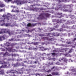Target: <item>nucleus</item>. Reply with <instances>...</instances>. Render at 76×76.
<instances>
[{
	"instance_id": "f257e3e1",
	"label": "nucleus",
	"mask_w": 76,
	"mask_h": 76,
	"mask_svg": "<svg viewBox=\"0 0 76 76\" xmlns=\"http://www.w3.org/2000/svg\"><path fill=\"white\" fill-rule=\"evenodd\" d=\"M73 6H74V5H73V4H67V9H65L64 10V11L67 12H69L70 13L72 12V11H73V9L71 8L73 7Z\"/></svg>"
},
{
	"instance_id": "f03ea898",
	"label": "nucleus",
	"mask_w": 76,
	"mask_h": 76,
	"mask_svg": "<svg viewBox=\"0 0 76 76\" xmlns=\"http://www.w3.org/2000/svg\"><path fill=\"white\" fill-rule=\"evenodd\" d=\"M74 23V21H69V20H68L67 22L65 24H64L61 26L62 28H67V29H70L71 27L68 26L67 25H70L71 23Z\"/></svg>"
},
{
	"instance_id": "7ed1b4c3",
	"label": "nucleus",
	"mask_w": 76,
	"mask_h": 76,
	"mask_svg": "<svg viewBox=\"0 0 76 76\" xmlns=\"http://www.w3.org/2000/svg\"><path fill=\"white\" fill-rule=\"evenodd\" d=\"M8 34L9 35H10L11 33L8 28H2L1 31H0V34Z\"/></svg>"
},
{
	"instance_id": "20e7f679",
	"label": "nucleus",
	"mask_w": 76,
	"mask_h": 76,
	"mask_svg": "<svg viewBox=\"0 0 76 76\" xmlns=\"http://www.w3.org/2000/svg\"><path fill=\"white\" fill-rule=\"evenodd\" d=\"M39 17L37 18V19L38 20H42L48 18V13H46V14H40V15H39Z\"/></svg>"
},
{
	"instance_id": "39448f33",
	"label": "nucleus",
	"mask_w": 76,
	"mask_h": 76,
	"mask_svg": "<svg viewBox=\"0 0 76 76\" xmlns=\"http://www.w3.org/2000/svg\"><path fill=\"white\" fill-rule=\"evenodd\" d=\"M20 70L19 72L16 71V70H10V72L12 74L11 75H15V73H16V72L17 74H21L22 73L23 71L24 70V68L23 67L20 69Z\"/></svg>"
},
{
	"instance_id": "423d86ee",
	"label": "nucleus",
	"mask_w": 76,
	"mask_h": 76,
	"mask_svg": "<svg viewBox=\"0 0 76 76\" xmlns=\"http://www.w3.org/2000/svg\"><path fill=\"white\" fill-rule=\"evenodd\" d=\"M66 20H64L63 18L61 19L59 21V20L57 19H53V22H57V23H55V24H57L58 25H58V23L60 24L61 23H63V22H66Z\"/></svg>"
},
{
	"instance_id": "0eeeda50",
	"label": "nucleus",
	"mask_w": 76,
	"mask_h": 76,
	"mask_svg": "<svg viewBox=\"0 0 76 76\" xmlns=\"http://www.w3.org/2000/svg\"><path fill=\"white\" fill-rule=\"evenodd\" d=\"M52 36H55V37H58L60 36V34L58 33H49L48 34V36L49 38H51Z\"/></svg>"
},
{
	"instance_id": "6e6552de",
	"label": "nucleus",
	"mask_w": 76,
	"mask_h": 76,
	"mask_svg": "<svg viewBox=\"0 0 76 76\" xmlns=\"http://www.w3.org/2000/svg\"><path fill=\"white\" fill-rule=\"evenodd\" d=\"M53 25L55 26L53 28H50L48 27V31L49 32H51V31H53L56 29V28H58L59 26V25H58V24H56L55 23H53Z\"/></svg>"
},
{
	"instance_id": "1a4fd4ad",
	"label": "nucleus",
	"mask_w": 76,
	"mask_h": 76,
	"mask_svg": "<svg viewBox=\"0 0 76 76\" xmlns=\"http://www.w3.org/2000/svg\"><path fill=\"white\" fill-rule=\"evenodd\" d=\"M4 20H0V23H2L1 25V26H8L9 25V24L8 23H6L5 24V21Z\"/></svg>"
},
{
	"instance_id": "9d476101",
	"label": "nucleus",
	"mask_w": 76,
	"mask_h": 76,
	"mask_svg": "<svg viewBox=\"0 0 76 76\" xmlns=\"http://www.w3.org/2000/svg\"><path fill=\"white\" fill-rule=\"evenodd\" d=\"M63 60H64V62L66 63H67V61H68V60H67V59H66V58L65 57H63L62 58L59 60V61H62Z\"/></svg>"
},
{
	"instance_id": "9b49d317",
	"label": "nucleus",
	"mask_w": 76,
	"mask_h": 76,
	"mask_svg": "<svg viewBox=\"0 0 76 76\" xmlns=\"http://www.w3.org/2000/svg\"><path fill=\"white\" fill-rule=\"evenodd\" d=\"M58 6L57 7H56L55 8V10H58V9L60 8V7H63V4H58Z\"/></svg>"
},
{
	"instance_id": "f8f14e48",
	"label": "nucleus",
	"mask_w": 76,
	"mask_h": 76,
	"mask_svg": "<svg viewBox=\"0 0 76 76\" xmlns=\"http://www.w3.org/2000/svg\"><path fill=\"white\" fill-rule=\"evenodd\" d=\"M16 2L17 3V4H23V1L17 0Z\"/></svg>"
},
{
	"instance_id": "ddd939ff",
	"label": "nucleus",
	"mask_w": 76,
	"mask_h": 76,
	"mask_svg": "<svg viewBox=\"0 0 76 76\" xmlns=\"http://www.w3.org/2000/svg\"><path fill=\"white\" fill-rule=\"evenodd\" d=\"M52 75H56V76H60V75L59 72H53L52 73Z\"/></svg>"
},
{
	"instance_id": "4468645a",
	"label": "nucleus",
	"mask_w": 76,
	"mask_h": 76,
	"mask_svg": "<svg viewBox=\"0 0 76 76\" xmlns=\"http://www.w3.org/2000/svg\"><path fill=\"white\" fill-rule=\"evenodd\" d=\"M58 15H60V17H58V18H63V17H64V14H62V13H60L58 12L57 13Z\"/></svg>"
},
{
	"instance_id": "2eb2a0df",
	"label": "nucleus",
	"mask_w": 76,
	"mask_h": 76,
	"mask_svg": "<svg viewBox=\"0 0 76 76\" xmlns=\"http://www.w3.org/2000/svg\"><path fill=\"white\" fill-rule=\"evenodd\" d=\"M59 46H61V47H70V45H64L62 44L60 45H59Z\"/></svg>"
},
{
	"instance_id": "dca6fc26",
	"label": "nucleus",
	"mask_w": 76,
	"mask_h": 76,
	"mask_svg": "<svg viewBox=\"0 0 76 76\" xmlns=\"http://www.w3.org/2000/svg\"><path fill=\"white\" fill-rule=\"evenodd\" d=\"M48 40L49 41H54V40H57V39L55 38H48Z\"/></svg>"
},
{
	"instance_id": "f3484780",
	"label": "nucleus",
	"mask_w": 76,
	"mask_h": 76,
	"mask_svg": "<svg viewBox=\"0 0 76 76\" xmlns=\"http://www.w3.org/2000/svg\"><path fill=\"white\" fill-rule=\"evenodd\" d=\"M6 50H7L9 51H12V48H6Z\"/></svg>"
},
{
	"instance_id": "a211bd4d",
	"label": "nucleus",
	"mask_w": 76,
	"mask_h": 76,
	"mask_svg": "<svg viewBox=\"0 0 76 76\" xmlns=\"http://www.w3.org/2000/svg\"><path fill=\"white\" fill-rule=\"evenodd\" d=\"M9 55V53H8V52H6L4 54L3 56H8V55Z\"/></svg>"
},
{
	"instance_id": "6ab92c4d",
	"label": "nucleus",
	"mask_w": 76,
	"mask_h": 76,
	"mask_svg": "<svg viewBox=\"0 0 76 76\" xmlns=\"http://www.w3.org/2000/svg\"><path fill=\"white\" fill-rule=\"evenodd\" d=\"M56 66H53V67L51 68L52 70H53V71H56V70L55 69H56Z\"/></svg>"
},
{
	"instance_id": "aec40b11",
	"label": "nucleus",
	"mask_w": 76,
	"mask_h": 76,
	"mask_svg": "<svg viewBox=\"0 0 76 76\" xmlns=\"http://www.w3.org/2000/svg\"><path fill=\"white\" fill-rule=\"evenodd\" d=\"M62 7L64 8V9H66L67 7V5H64V4H63V6Z\"/></svg>"
},
{
	"instance_id": "412c9836",
	"label": "nucleus",
	"mask_w": 76,
	"mask_h": 76,
	"mask_svg": "<svg viewBox=\"0 0 76 76\" xmlns=\"http://www.w3.org/2000/svg\"><path fill=\"white\" fill-rule=\"evenodd\" d=\"M4 7V5L3 4H0V7Z\"/></svg>"
},
{
	"instance_id": "4be33fe9",
	"label": "nucleus",
	"mask_w": 76,
	"mask_h": 76,
	"mask_svg": "<svg viewBox=\"0 0 76 76\" xmlns=\"http://www.w3.org/2000/svg\"><path fill=\"white\" fill-rule=\"evenodd\" d=\"M10 43L9 42H7L6 43V45L7 47H9Z\"/></svg>"
},
{
	"instance_id": "5701e85b",
	"label": "nucleus",
	"mask_w": 76,
	"mask_h": 76,
	"mask_svg": "<svg viewBox=\"0 0 76 76\" xmlns=\"http://www.w3.org/2000/svg\"><path fill=\"white\" fill-rule=\"evenodd\" d=\"M70 18L72 19H73L75 18V16H74V15H71L70 16Z\"/></svg>"
},
{
	"instance_id": "b1692460",
	"label": "nucleus",
	"mask_w": 76,
	"mask_h": 76,
	"mask_svg": "<svg viewBox=\"0 0 76 76\" xmlns=\"http://www.w3.org/2000/svg\"><path fill=\"white\" fill-rule=\"evenodd\" d=\"M0 73L1 74H3L4 73V70H1L0 71Z\"/></svg>"
},
{
	"instance_id": "393cba45",
	"label": "nucleus",
	"mask_w": 76,
	"mask_h": 76,
	"mask_svg": "<svg viewBox=\"0 0 76 76\" xmlns=\"http://www.w3.org/2000/svg\"><path fill=\"white\" fill-rule=\"evenodd\" d=\"M38 42L34 43V45H38Z\"/></svg>"
},
{
	"instance_id": "a878e982",
	"label": "nucleus",
	"mask_w": 76,
	"mask_h": 76,
	"mask_svg": "<svg viewBox=\"0 0 76 76\" xmlns=\"http://www.w3.org/2000/svg\"><path fill=\"white\" fill-rule=\"evenodd\" d=\"M31 23H29L27 25V26L31 27Z\"/></svg>"
},
{
	"instance_id": "bb28decb",
	"label": "nucleus",
	"mask_w": 76,
	"mask_h": 76,
	"mask_svg": "<svg viewBox=\"0 0 76 76\" xmlns=\"http://www.w3.org/2000/svg\"><path fill=\"white\" fill-rule=\"evenodd\" d=\"M16 66H20V63L17 62L16 63Z\"/></svg>"
},
{
	"instance_id": "cd10ccee",
	"label": "nucleus",
	"mask_w": 76,
	"mask_h": 76,
	"mask_svg": "<svg viewBox=\"0 0 76 76\" xmlns=\"http://www.w3.org/2000/svg\"><path fill=\"white\" fill-rule=\"evenodd\" d=\"M59 51L60 52H64V48H63L62 49H60Z\"/></svg>"
},
{
	"instance_id": "c85d7f7f",
	"label": "nucleus",
	"mask_w": 76,
	"mask_h": 76,
	"mask_svg": "<svg viewBox=\"0 0 76 76\" xmlns=\"http://www.w3.org/2000/svg\"><path fill=\"white\" fill-rule=\"evenodd\" d=\"M72 3H76V0H71Z\"/></svg>"
},
{
	"instance_id": "c756f323",
	"label": "nucleus",
	"mask_w": 76,
	"mask_h": 76,
	"mask_svg": "<svg viewBox=\"0 0 76 76\" xmlns=\"http://www.w3.org/2000/svg\"><path fill=\"white\" fill-rule=\"evenodd\" d=\"M36 25V24H31V27L32 26H35Z\"/></svg>"
},
{
	"instance_id": "7c9ffc66",
	"label": "nucleus",
	"mask_w": 76,
	"mask_h": 76,
	"mask_svg": "<svg viewBox=\"0 0 76 76\" xmlns=\"http://www.w3.org/2000/svg\"><path fill=\"white\" fill-rule=\"evenodd\" d=\"M13 39H14L12 38L11 39H9V41H13Z\"/></svg>"
},
{
	"instance_id": "2f4dec72",
	"label": "nucleus",
	"mask_w": 76,
	"mask_h": 76,
	"mask_svg": "<svg viewBox=\"0 0 76 76\" xmlns=\"http://www.w3.org/2000/svg\"><path fill=\"white\" fill-rule=\"evenodd\" d=\"M70 2V0H65V3H67L68 2L69 3Z\"/></svg>"
},
{
	"instance_id": "473e14b6",
	"label": "nucleus",
	"mask_w": 76,
	"mask_h": 76,
	"mask_svg": "<svg viewBox=\"0 0 76 76\" xmlns=\"http://www.w3.org/2000/svg\"><path fill=\"white\" fill-rule=\"evenodd\" d=\"M59 36L60 35L61 37H63V35H64V34L62 33H59Z\"/></svg>"
},
{
	"instance_id": "72a5a7b5",
	"label": "nucleus",
	"mask_w": 76,
	"mask_h": 76,
	"mask_svg": "<svg viewBox=\"0 0 76 76\" xmlns=\"http://www.w3.org/2000/svg\"><path fill=\"white\" fill-rule=\"evenodd\" d=\"M51 54L53 55V56H56V54L55 53H51Z\"/></svg>"
},
{
	"instance_id": "f704fd0d",
	"label": "nucleus",
	"mask_w": 76,
	"mask_h": 76,
	"mask_svg": "<svg viewBox=\"0 0 76 76\" xmlns=\"http://www.w3.org/2000/svg\"><path fill=\"white\" fill-rule=\"evenodd\" d=\"M5 1H8V2H9V1H12V0H4Z\"/></svg>"
},
{
	"instance_id": "c9c22d12",
	"label": "nucleus",
	"mask_w": 76,
	"mask_h": 76,
	"mask_svg": "<svg viewBox=\"0 0 76 76\" xmlns=\"http://www.w3.org/2000/svg\"><path fill=\"white\" fill-rule=\"evenodd\" d=\"M66 43L68 44H72V42L71 41H70L69 42H66Z\"/></svg>"
},
{
	"instance_id": "e433bc0d",
	"label": "nucleus",
	"mask_w": 76,
	"mask_h": 76,
	"mask_svg": "<svg viewBox=\"0 0 76 76\" xmlns=\"http://www.w3.org/2000/svg\"><path fill=\"white\" fill-rule=\"evenodd\" d=\"M43 39H46V40H47L48 39V37H43Z\"/></svg>"
},
{
	"instance_id": "4c0bfd02",
	"label": "nucleus",
	"mask_w": 76,
	"mask_h": 76,
	"mask_svg": "<svg viewBox=\"0 0 76 76\" xmlns=\"http://www.w3.org/2000/svg\"><path fill=\"white\" fill-rule=\"evenodd\" d=\"M21 64V66H24L25 65L24 64H23V63H21V64Z\"/></svg>"
},
{
	"instance_id": "58836bf2",
	"label": "nucleus",
	"mask_w": 76,
	"mask_h": 76,
	"mask_svg": "<svg viewBox=\"0 0 76 76\" xmlns=\"http://www.w3.org/2000/svg\"><path fill=\"white\" fill-rule=\"evenodd\" d=\"M29 62H30V64H32V63L33 62V61H29Z\"/></svg>"
},
{
	"instance_id": "ea45409f",
	"label": "nucleus",
	"mask_w": 76,
	"mask_h": 76,
	"mask_svg": "<svg viewBox=\"0 0 76 76\" xmlns=\"http://www.w3.org/2000/svg\"><path fill=\"white\" fill-rule=\"evenodd\" d=\"M41 56H46V53H42L41 55Z\"/></svg>"
},
{
	"instance_id": "a19ab883",
	"label": "nucleus",
	"mask_w": 76,
	"mask_h": 76,
	"mask_svg": "<svg viewBox=\"0 0 76 76\" xmlns=\"http://www.w3.org/2000/svg\"><path fill=\"white\" fill-rule=\"evenodd\" d=\"M67 49V48H64V51H65V52H66Z\"/></svg>"
},
{
	"instance_id": "79ce46f5",
	"label": "nucleus",
	"mask_w": 76,
	"mask_h": 76,
	"mask_svg": "<svg viewBox=\"0 0 76 76\" xmlns=\"http://www.w3.org/2000/svg\"><path fill=\"white\" fill-rule=\"evenodd\" d=\"M59 31L61 32V31H63V28H61L59 29Z\"/></svg>"
},
{
	"instance_id": "37998d69",
	"label": "nucleus",
	"mask_w": 76,
	"mask_h": 76,
	"mask_svg": "<svg viewBox=\"0 0 76 76\" xmlns=\"http://www.w3.org/2000/svg\"><path fill=\"white\" fill-rule=\"evenodd\" d=\"M39 36L40 37H43V36H44V35L42 34H40L39 35Z\"/></svg>"
},
{
	"instance_id": "c03bdc74",
	"label": "nucleus",
	"mask_w": 76,
	"mask_h": 76,
	"mask_svg": "<svg viewBox=\"0 0 76 76\" xmlns=\"http://www.w3.org/2000/svg\"><path fill=\"white\" fill-rule=\"evenodd\" d=\"M53 52H55L56 53H57V50H53Z\"/></svg>"
},
{
	"instance_id": "a18cd8bd",
	"label": "nucleus",
	"mask_w": 76,
	"mask_h": 76,
	"mask_svg": "<svg viewBox=\"0 0 76 76\" xmlns=\"http://www.w3.org/2000/svg\"><path fill=\"white\" fill-rule=\"evenodd\" d=\"M15 12L18 13V12H19V10H15Z\"/></svg>"
},
{
	"instance_id": "49530a36",
	"label": "nucleus",
	"mask_w": 76,
	"mask_h": 76,
	"mask_svg": "<svg viewBox=\"0 0 76 76\" xmlns=\"http://www.w3.org/2000/svg\"><path fill=\"white\" fill-rule=\"evenodd\" d=\"M58 2L59 3H61L62 1H61V0H58Z\"/></svg>"
},
{
	"instance_id": "de8ad7c7",
	"label": "nucleus",
	"mask_w": 76,
	"mask_h": 76,
	"mask_svg": "<svg viewBox=\"0 0 76 76\" xmlns=\"http://www.w3.org/2000/svg\"><path fill=\"white\" fill-rule=\"evenodd\" d=\"M40 74H38V73H36L35 74L36 76H37V75H39Z\"/></svg>"
},
{
	"instance_id": "09e8293b",
	"label": "nucleus",
	"mask_w": 76,
	"mask_h": 76,
	"mask_svg": "<svg viewBox=\"0 0 76 76\" xmlns=\"http://www.w3.org/2000/svg\"><path fill=\"white\" fill-rule=\"evenodd\" d=\"M36 6L35 4H34L33 5H31V6H32V7H33V6Z\"/></svg>"
},
{
	"instance_id": "8fccbe9b",
	"label": "nucleus",
	"mask_w": 76,
	"mask_h": 76,
	"mask_svg": "<svg viewBox=\"0 0 76 76\" xmlns=\"http://www.w3.org/2000/svg\"><path fill=\"white\" fill-rule=\"evenodd\" d=\"M43 70H44V72H48V70H45V71H44V70H45V69H43Z\"/></svg>"
},
{
	"instance_id": "3c124183",
	"label": "nucleus",
	"mask_w": 76,
	"mask_h": 76,
	"mask_svg": "<svg viewBox=\"0 0 76 76\" xmlns=\"http://www.w3.org/2000/svg\"><path fill=\"white\" fill-rule=\"evenodd\" d=\"M62 2H64V3H65V0H61Z\"/></svg>"
},
{
	"instance_id": "603ef678",
	"label": "nucleus",
	"mask_w": 76,
	"mask_h": 76,
	"mask_svg": "<svg viewBox=\"0 0 76 76\" xmlns=\"http://www.w3.org/2000/svg\"><path fill=\"white\" fill-rule=\"evenodd\" d=\"M50 14L48 13V18L50 17Z\"/></svg>"
},
{
	"instance_id": "864d4df0",
	"label": "nucleus",
	"mask_w": 76,
	"mask_h": 76,
	"mask_svg": "<svg viewBox=\"0 0 76 76\" xmlns=\"http://www.w3.org/2000/svg\"><path fill=\"white\" fill-rule=\"evenodd\" d=\"M10 76H15V74H11V75Z\"/></svg>"
},
{
	"instance_id": "5fc2aeb1",
	"label": "nucleus",
	"mask_w": 76,
	"mask_h": 76,
	"mask_svg": "<svg viewBox=\"0 0 76 76\" xmlns=\"http://www.w3.org/2000/svg\"><path fill=\"white\" fill-rule=\"evenodd\" d=\"M61 41H63L64 40V38H61Z\"/></svg>"
},
{
	"instance_id": "6e6d98bb",
	"label": "nucleus",
	"mask_w": 76,
	"mask_h": 76,
	"mask_svg": "<svg viewBox=\"0 0 76 76\" xmlns=\"http://www.w3.org/2000/svg\"><path fill=\"white\" fill-rule=\"evenodd\" d=\"M12 12H15V11H14V10L13 9L12 11H11Z\"/></svg>"
},
{
	"instance_id": "4d7b16f0",
	"label": "nucleus",
	"mask_w": 76,
	"mask_h": 76,
	"mask_svg": "<svg viewBox=\"0 0 76 76\" xmlns=\"http://www.w3.org/2000/svg\"><path fill=\"white\" fill-rule=\"evenodd\" d=\"M28 50H32V48L30 47V48H28Z\"/></svg>"
},
{
	"instance_id": "13d9d810",
	"label": "nucleus",
	"mask_w": 76,
	"mask_h": 76,
	"mask_svg": "<svg viewBox=\"0 0 76 76\" xmlns=\"http://www.w3.org/2000/svg\"><path fill=\"white\" fill-rule=\"evenodd\" d=\"M37 62H38V61H36L34 62V63H35V64H37Z\"/></svg>"
},
{
	"instance_id": "bf43d9fd",
	"label": "nucleus",
	"mask_w": 76,
	"mask_h": 76,
	"mask_svg": "<svg viewBox=\"0 0 76 76\" xmlns=\"http://www.w3.org/2000/svg\"><path fill=\"white\" fill-rule=\"evenodd\" d=\"M56 64H57V65H60V64H58V63H57Z\"/></svg>"
},
{
	"instance_id": "052dcab7",
	"label": "nucleus",
	"mask_w": 76,
	"mask_h": 76,
	"mask_svg": "<svg viewBox=\"0 0 76 76\" xmlns=\"http://www.w3.org/2000/svg\"><path fill=\"white\" fill-rule=\"evenodd\" d=\"M3 65L1 66L0 67V68H3Z\"/></svg>"
},
{
	"instance_id": "680f3d73",
	"label": "nucleus",
	"mask_w": 76,
	"mask_h": 76,
	"mask_svg": "<svg viewBox=\"0 0 76 76\" xmlns=\"http://www.w3.org/2000/svg\"><path fill=\"white\" fill-rule=\"evenodd\" d=\"M2 41V39H1V37H0V41Z\"/></svg>"
},
{
	"instance_id": "e2e57ef3",
	"label": "nucleus",
	"mask_w": 76,
	"mask_h": 76,
	"mask_svg": "<svg viewBox=\"0 0 76 76\" xmlns=\"http://www.w3.org/2000/svg\"><path fill=\"white\" fill-rule=\"evenodd\" d=\"M51 63H50V62H49L48 63L49 65H51Z\"/></svg>"
},
{
	"instance_id": "0e129e2a",
	"label": "nucleus",
	"mask_w": 76,
	"mask_h": 76,
	"mask_svg": "<svg viewBox=\"0 0 76 76\" xmlns=\"http://www.w3.org/2000/svg\"><path fill=\"white\" fill-rule=\"evenodd\" d=\"M34 50H38V48H34Z\"/></svg>"
},
{
	"instance_id": "69168bd1",
	"label": "nucleus",
	"mask_w": 76,
	"mask_h": 76,
	"mask_svg": "<svg viewBox=\"0 0 76 76\" xmlns=\"http://www.w3.org/2000/svg\"><path fill=\"white\" fill-rule=\"evenodd\" d=\"M0 64H3V62H1V63H0Z\"/></svg>"
},
{
	"instance_id": "338daca9",
	"label": "nucleus",
	"mask_w": 76,
	"mask_h": 76,
	"mask_svg": "<svg viewBox=\"0 0 76 76\" xmlns=\"http://www.w3.org/2000/svg\"><path fill=\"white\" fill-rule=\"evenodd\" d=\"M3 9H1L0 10V12H1V11H3Z\"/></svg>"
},
{
	"instance_id": "774afa93",
	"label": "nucleus",
	"mask_w": 76,
	"mask_h": 76,
	"mask_svg": "<svg viewBox=\"0 0 76 76\" xmlns=\"http://www.w3.org/2000/svg\"><path fill=\"white\" fill-rule=\"evenodd\" d=\"M42 59H43V60H44V57H42Z\"/></svg>"
}]
</instances>
